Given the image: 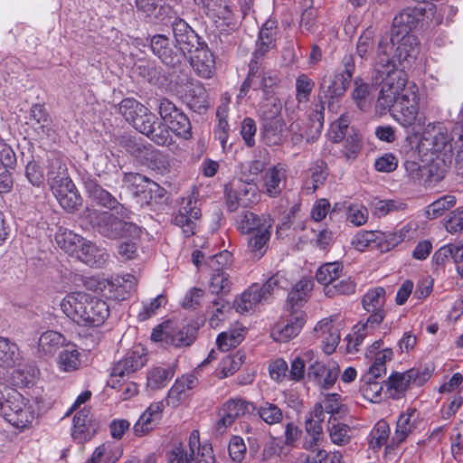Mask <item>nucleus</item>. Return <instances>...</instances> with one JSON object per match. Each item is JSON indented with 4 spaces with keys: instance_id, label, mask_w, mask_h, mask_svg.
<instances>
[{
    "instance_id": "nucleus-1",
    "label": "nucleus",
    "mask_w": 463,
    "mask_h": 463,
    "mask_svg": "<svg viewBox=\"0 0 463 463\" xmlns=\"http://www.w3.org/2000/svg\"><path fill=\"white\" fill-rule=\"evenodd\" d=\"M60 306L69 318L82 326H99L109 317L107 302L85 292L67 294Z\"/></svg>"
},
{
    "instance_id": "nucleus-2",
    "label": "nucleus",
    "mask_w": 463,
    "mask_h": 463,
    "mask_svg": "<svg viewBox=\"0 0 463 463\" xmlns=\"http://www.w3.org/2000/svg\"><path fill=\"white\" fill-rule=\"evenodd\" d=\"M84 217L95 232L109 240L138 239L141 235L139 226L132 222L125 221L110 212L87 209Z\"/></svg>"
},
{
    "instance_id": "nucleus-3",
    "label": "nucleus",
    "mask_w": 463,
    "mask_h": 463,
    "mask_svg": "<svg viewBox=\"0 0 463 463\" xmlns=\"http://www.w3.org/2000/svg\"><path fill=\"white\" fill-rule=\"evenodd\" d=\"M0 413L3 418L17 429L29 427L34 417V402L21 393L5 385H0Z\"/></svg>"
},
{
    "instance_id": "nucleus-4",
    "label": "nucleus",
    "mask_w": 463,
    "mask_h": 463,
    "mask_svg": "<svg viewBox=\"0 0 463 463\" xmlns=\"http://www.w3.org/2000/svg\"><path fill=\"white\" fill-rule=\"evenodd\" d=\"M168 463H214L213 449L209 444L201 445L200 433L194 430L188 445L177 442L166 453Z\"/></svg>"
},
{
    "instance_id": "nucleus-5",
    "label": "nucleus",
    "mask_w": 463,
    "mask_h": 463,
    "mask_svg": "<svg viewBox=\"0 0 463 463\" xmlns=\"http://www.w3.org/2000/svg\"><path fill=\"white\" fill-rule=\"evenodd\" d=\"M342 63V71L325 75L319 84L320 93L324 94L325 99H328L329 103L345 95L354 71V61L351 54L345 55Z\"/></svg>"
},
{
    "instance_id": "nucleus-6",
    "label": "nucleus",
    "mask_w": 463,
    "mask_h": 463,
    "mask_svg": "<svg viewBox=\"0 0 463 463\" xmlns=\"http://www.w3.org/2000/svg\"><path fill=\"white\" fill-rule=\"evenodd\" d=\"M227 208L235 212L239 207L250 208L256 205L261 198V192L253 178L240 180L230 186H225Z\"/></svg>"
},
{
    "instance_id": "nucleus-7",
    "label": "nucleus",
    "mask_w": 463,
    "mask_h": 463,
    "mask_svg": "<svg viewBox=\"0 0 463 463\" xmlns=\"http://www.w3.org/2000/svg\"><path fill=\"white\" fill-rule=\"evenodd\" d=\"M158 109L161 119L169 133L171 130L177 137L186 140L192 137V126L189 118L171 100L161 99Z\"/></svg>"
},
{
    "instance_id": "nucleus-8",
    "label": "nucleus",
    "mask_w": 463,
    "mask_h": 463,
    "mask_svg": "<svg viewBox=\"0 0 463 463\" xmlns=\"http://www.w3.org/2000/svg\"><path fill=\"white\" fill-rule=\"evenodd\" d=\"M392 118L404 128L413 126L420 110V96L414 90L407 89L391 107Z\"/></svg>"
},
{
    "instance_id": "nucleus-9",
    "label": "nucleus",
    "mask_w": 463,
    "mask_h": 463,
    "mask_svg": "<svg viewBox=\"0 0 463 463\" xmlns=\"http://www.w3.org/2000/svg\"><path fill=\"white\" fill-rule=\"evenodd\" d=\"M133 127L158 146H166L172 142V136L165 124L147 108L146 113L142 112L136 118Z\"/></svg>"
},
{
    "instance_id": "nucleus-10",
    "label": "nucleus",
    "mask_w": 463,
    "mask_h": 463,
    "mask_svg": "<svg viewBox=\"0 0 463 463\" xmlns=\"http://www.w3.org/2000/svg\"><path fill=\"white\" fill-rule=\"evenodd\" d=\"M146 361V354L143 348L138 347L128 352L126 355L111 368L108 385L113 389H118L119 378H125L138 371L145 365Z\"/></svg>"
},
{
    "instance_id": "nucleus-11",
    "label": "nucleus",
    "mask_w": 463,
    "mask_h": 463,
    "mask_svg": "<svg viewBox=\"0 0 463 463\" xmlns=\"http://www.w3.org/2000/svg\"><path fill=\"white\" fill-rule=\"evenodd\" d=\"M383 75L385 76L382 80L377 104L383 109H391L401 96V91L404 92L407 90V77L404 71L385 72Z\"/></svg>"
},
{
    "instance_id": "nucleus-12",
    "label": "nucleus",
    "mask_w": 463,
    "mask_h": 463,
    "mask_svg": "<svg viewBox=\"0 0 463 463\" xmlns=\"http://www.w3.org/2000/svg\"><path fill=\"white\" fill-rule=\"evenodd\" d=\"M120 145L141 165L153 167L164 161V154L151 144L138 142L130 137H124L120 140Z\"/></svg>"
},
{
    "instance_id": "nucleus-13",
    "label": "nucleus",
    "mask_w": 463,
    "mask_h": 463,
    "mask_svg": "<svg viewBox=\"0 0 463 463\" xmlns=\"http://www.w3.org/2000/svg\"><path fill=\"white\" fill-rule=\"evenodd\" d=\"M394 41V36L387 33L383 34L378 41L373 66L377 73L381 74V77H383L385 72L400 71L397 68L398 62Z\"/></svg>"
},
{
    "instance_id": "nucleus-14",
    "label": "nucleus",
    "mask_w": 463,
    "mask_h": 463,
    "mask_svg": "<svg viewBox=\"0 0 463 463\" xmlns=\"http://www.w3.org/2000/svg\"><path fill=\"white\" fill-rule=\"evenodd\" d=\"M202 216L197 200L194 196L183 198L176 213L174 214V223L180 227L186 237L196 232L197 222Z\"/></svg>"
},
{
    "instance_id": "nucleus-15",
    "label": "nucleus",
    "mask_w": 463,
    "mask_h": 463,
    "mask_svg": "<svg viewBox=\"0 0 463 463\" xmlns=\"http://www.w3.org/2000/svg\"><path fill=\"white\" fill-rule=\"evenodd\" d=\"M339 372V366L335 363L326 364L315 356L314 361L307 366V377L318 387L327 390L335 384Z\"/></svg>"
},
{
    "instance_id": "nucleus-16",
    "label": "nucleus",
    "mask_w": 463,
    "mask_h": 463,
    "mask_svg": "<svg viewBox=\"0 0 463 463\" xmlns=\"http://www.w3.org/2000/svg\"><path fill=\"white\" fill-rule=\"evenodd\" d=\"M306 323L302 311H292L290 316L281 318L271 330V336L277 342H288L297 336Z\"/></svg>"
},
{
    "instance_id": "nucleus-17",
    "label": "nucleus",
    "mask_w": 463,
    "mask_h": 463,
    "mask_svg": "<svg viewBox=\"0 0 463 463\" xmlns=\"http://www.w3.org/2000/svg\"><path fill=\"white\" fill-rule=\"evenodd\" d=\"M254 410L255 406L244 400L231 399L227 401L220 411V419L216 422V430L219 433H222L237 418L250 413V411Z\"/></svg>"
},
{
    "instance_id": "nucleus-18",
    "label": "nucleus",
    "mask_w": 463,
    "mask_h": 463,
    "mask_svg": "<svg viewBox=\"0 0 463 463\" xmlns=\"http://www.w3.org/2000/svg\"><path fill=\"white\" fill-rule=\"evenodd\" d=\"M288 170L282 164L269 167L262 175V192L270 198L279 197L285 189L288 179Z\"/></svg>"
},
{
    "instance_id": "nucleus-19",
    "label": "nucleus",
    "mask_w": 463,
    "mask_h": 463,
    "mask_svg": "<svg viewBox=\"0 0 463 463\" xmlns=\"http://www.w3.org/2000/svg\"><path fill=\"white\" fill-rule=\"evenodd\" d=\"M189 62L195 73L202 78L210 79L214 74V55L205 42L190 53Z\"/></svg>"
},
{
    "instance_id": "nucleus-20",
    "label": "nucleus",
    "mask_w": 463,
    "mask_h": 463,
    "mask_svg": "<svg viewBox=\"0 0 463 463\" xmlns=\"http://www.w3.org/2000/svg\"><path fill=\"white\" fill-rule=\"evenodd\" d=\"M423 14V8L408 7L402 9L394 16L390 34L394 38L400 35L411 34V32L417 26Z\"/></svg>"
},
{
    "instance_id": "nucleus-21",
    "label": "nucleus",
    "mask_w": 463,
    "mask_h": 463,
    "mask_svg": "<svg viewBox=\"0 0 463 463\" xmlns=\"http://www.w3.org/2000/svg\"><path fill=\"white\" fill-rule=\"evenodd\" d=\"M196 328L193 325H185L176 327L172 331L155 329L152 337L156 341L165 340L176 347L188 346L195 339Z\"/></svg>"
},
{
    "instance_id": "nucleus-22",
    "label": "nucleus",
    "mask_w": 463,
    "mask_h": 463,
    "mask_svg": "<svg viewBox=\"0 0 463 463\" xmlns=\"http://www.w3.org/2000/svg\"><path fill=\"white\" fill-rule=\"evenodd\" d=\"M421 423L420 412L416 408H407L397 420L395 432L392 438V442L399 445L406 439Z\"/></svg>"
},
{
    "instance_id": "nucleus-23",
    "label": "nucleus",
    "mask_w": 463,
    "mask_h": 463,
    "mask_svg": "<svg viewBox=\"0 0 463 463\" xmlns=\"http://www.w3.org/2000/svg\"><path fill=\"white\" fill-rule=\"evenodd\" d=\"M165 409L164 401L151 403L140 415L133 426V432L137 437H142L149 433L161 420Z\"/></svg>"
},
{
    "instance_id": "nucleus-24",
    "label": "nucleus",
    "mask_w": 463,
    "mask_h": 463,
    "mask_svg": "<svg viewBox=\"0 0 463 463\" xmlns=\"http://www.w3.org/2000/svg\"><path fill=\"white\" fill-rule=\"evenodd\" d=\"M395 50L397 62L405 68V64H411L419 54L420 42L416 35L407 34L395 37Z\"/></svg>"
},
{
    "instance_id": "nucleus-25",
    "label": "nucleus",
    "mask_w": 463,
    "mask_h": 463,
    "mask_svg": "<svg viewBox=\"0 0 463 463\" xmlns=\"http://www.w3.org/2000/svg\"><path fill=\"white\" fill-rule=\"evenodd\" d=\"M46 175L51 189L55 185L63 184L71 181L69 176L67 164L64 158L56 153H52L46 161Z\"/></svg>"
},
{
    "instance_id": "nucleus-26",
    "label": "nucleus",
    "mask_w": 463,
    "mask_h": 463,
    "mask_svg": "<svg viewBox=\"0 0 463 463\" xmlns=\"http://www.w3.org/2000/svg\"><path fill=\"white\" fill-rule=\"evenodd\" d=\"M52 191L60 205L67 212L72 213L81 205V196L72 180L63 184L55 185Z\"/></svg>"
},
{
    "instance_id": "nucleus-27",
    "label": "nucleus",
    "mask_w": 463,
    "mask_h": 463,
    "mask_svg": "<svg viewBox=\"0 0 463 463\" xmlns=\"http://www.w3.org/2000/svg\"><path fill=\"white\" fill-rule=\"evenodd\" d=\"M74 257L90 267L101 268L106 264L109 254L90 241L84 239Z\"/></svg>"
},
{
    "instance_id": "nucleus-28",
    "label": "nucleus",
    "mask_w": 463,
    "mask_h": 463,
    "mask_svg": "<svg viewBox=\"0 0 463 463\" xmlns=\"http://www.w3.org/2000/svg\"><path fill=\"white\" fill-rule=\"evenodd\" d=\"M137 283V278L132 274H125L112 279H108L104 283L103 289L108 290L109 298L115 299H125L130 291L136 288Z\"/></svg>"
},
{
    "instance_id": "nucleus-29",
    "label": "nucleus",
    "mask_w": 463,
    "mask_h": 463,
    "mask_svg": "<svg viewBox=\"0 0 463 463\" xmlns=\"http://www.w3.org/2000/svg\"><path fill=\"white\" fill-rule=\"evenodd\" d=\"M84 187L89 197L99 206L113 210L119 204L117 198L99 185L94 179L86 178L84 180Z\"/></svg>"
},
{
    "instance_id": "nucleus-30",
    "label": "nucleus",
    "mask_w": 463,
    "mask_h": 463,
    "mask_svg": "<svg viewBox=\"0 0 463 463\" xmlns=\"http://www.w3.org/2000/svg\"><path fill=\"white\" fill-rule=\"evenodd\" d=\"M237 230L242 234H252L261 229L271 228L268 221L250 211H243L235 219Z\"/></svg>"
},
{
    "instance_id": "nucleus-31",
    "label": "nucleus",
    "mask_w": 463,
    "mask_h": 463,
    "mask_svg": "<svg viewBox=\"0 0 463 463\" xmlns=\"http://www.w3.org/2000/svg\"><path fill=\"white\" fill-rule=\"evenodd\" d=\"M316 333L321 338L323 350L326 354H332L340 341L339 330L331 320L324 319L317 323L315 327Z\"/></svg>"
},
{
    "instance_id": "nucleus-32",
    "label": "nucleus",
    "mask_w": 463,
    "mask_h": 463,
    "mask_svg": "<svg viewBox=\"0 0 463 463\" xmlns=\"http://www.w3.org/2000/svg\"><path fill=\"white\" fill-rule=\"evenodd\" d=\"M199 383L197 377L194 374H185L175 380V383L168 392L166 403L172 406H177L184 399L186 392L194 389Z\"/></svg>"
},
{
    "instance_id": "nucleus-33",
    "label": "nucleus",
    "mask_w": 463,
    "mask_h": 463,
    "mask_svg": "<svg viewBox=\"0 0 463 463\" xmlns=\"http://www.w3.org/2000/svg\"><path fill=\"white\" fill-rule=\"evenodd\" d=\"M285 122L283 118L262 119L261 135L268 146H275L284 139Z\"/></svg>"
},
{
    "instance_id": "nucleus-34",
    "label": "nucleus",
    "mask_w": 463,
    "mask_h": 463,
    "mask_svg": "<svg viewBox=\"0 0 463 463\" xmlns=\"http://www.w3.org/2000/svg\"><path fill=\"white\" fill-rule=\"evenodd\" d=\"M94 430L90 427L89 410L82 409L73 417L71 436L78 443H83L91 439Z\"/></svg>"
},
{
    "instance_id": "nucleus-35",
    "label": "nucleus",
    "mask_w": 463,
    "mask_h": 463,
    "mask_svg": "<svg viewBox=\"0 0 463 463\" xmlns=\"http://www.w3.org/2000/svg\"><path fill=\"white\" fill-rule=\"evenodd\" d=\"M65 337L52 330L43 332L38 340V353L43 356H52L57 353L61 347L66 345Z\"/></svg>"
},
{
    "instance_id": "nucleus-36",
    "label": "nucleus",
    "mask_w": 463,
    "mask_h": 463,
    "mask_svg": "<svg viewBox=\"0 0 463 463\" xmlns=\"http://www.w3.org/2000/svg\"><path fill=\"white\" fill-rule=\"evenodd\" d=\"M150 48L153 53L168 66H175L179 61V57L173 53L169 38L165 35H154L150 40Z\"/></svg>"
},
{
    "instance_id": "nucleus-37",
    "label": "nucleus",
    "mask_w": 463,
    "mask_h": 463,
    "mask_svg": "<svg viewBox=\"0 0 463 463\" xmlns=\"http://www.w3.org/2000/svg\"><path fill=\"white\" fill-rule=\"evenodd\" d=\"M248 76L253 85V90H263L264 93L267 92V89L271 88L276 84V79L265 71L260 66V63L257 60H251L249 64Z\"/></svg>"
},
{
    "instance_id": "nucleus-38",
    "label": "nucleus",
    "mask_w": 463,
    "mask_h": 463,
    "mask_svg": "<svg viewBox=\"0 0 463 463\" xmlns=\"http://www.w3.org/2000/svg\"><path fill=\"white\" fill-rule=\"evenodd\" d=\"M19 347L6 337L0 336V367L9 369L20 364Z\"/></svg>"
},
{
    "instance_id": "nucleus-39",
    "label": "nucleus",
    "mask_w": 463,
    "mask_h": 463,
    "mask_svg": "<svg viewBox=\"0 0 463 463\" xmlns=\"http://www.w3.org/2000/svg\"><path fill=\"white\" fill-rule=\"evenodd\" d=\"M185 99L187 105L194 112L201 114L205 111L208 105L207 91L202 82L195 81L191 83L185 94Z\"/></svg>"
},
{
    "instance_id": "nucleus-40",
    "label": "nucleus",
    "mask_w": 463,
    "mask_h": 463,
    "mask_svg": "<svg viewBox=\"0 0 463 463\" xmlns=\"http://www.w3.org/2000/svg\"><path fill=\"white\" fill-rule=\"evenodd\" d=\"M230 307L222 298H216L206 306L208 324L212 328H217L227 318Z\"/></svg>"
},
{
    "instance_id": "nucleus-41",
    "label": "nucleus",
    "mask_w": 463,
    "mask_h": 463,
    "mask_svg": "<svg viewBox=\"0 0 463 463\" xmlns=\"http://www.w3.org/2000/svg\"><path fill=\"white\" fill-rule=\"evenodd\" d=\"M259 284L251 285L240 298L234 300V307L238 313L244 314L257 304L265 301L260 293Z\"/></svg>"
},
{
    "instance_id": "nucleus-42",
    "label": "nucleus",
    "mask_w": 463,
    "mask_h": 463,
    "mask_svg": "<svg viewBox=\"0 0 463 463\" xmlns=\"http://www.w3.org/2000/svg\"><path fill=\"white\" fill-rule=\"evenodd\" d=\"M250 235L248 239V250L253 259L260 260L269 248L270 228H262L261 231Z\"/></svg>"
},
{
    "instance_id": "nucleus-43",
    "label": "nucleus",
    "mask_w": 463,
    "mask_h": 463,
    "mask_svg": "<svg viewBox=\"0 0 463 463\" xmlns=\"http://www.w3.org/2000/svg\"><path fill=\"white\" fill-rule=\"evenodd\" d=\"M83 237L67 229H59L55 234V241L58 246L68 254L74 257L80 249Z\"/></svg>"
},
{
    "instance_id": "nucleus-44",
    "label": "nucleus",
    "mask_w": 463,
    "mask_h": 463,
    "mask_svg": "<svg viewBox=\"0 0 463 463\" xmlns=\"http://www.w3.org/2000/svg\"><path fill=\"white\" fill-rule=\"evenodd\" d=\"M343 275V265L340 262H327L321 265L316 273V278L318 283L326 288L333 285Z\"/></svg>"
},
{
    "instance_id": "nucleus-45",
    "label": "nucleus",
    "mask_w": 463,
    "mask_h": 463,
    "mask_svg": "<svg viewBox=\"0 0 463 463\" xmlns=\"http://www.w3.org/2000/svg\"><path fill=\"white\" fill-rule=\"evenodd\" d=\"M233 282L227 272H212L208 283V289L217 298L228 295L232 290Z\"/></svg>"
},
{
    "instance_id": "nucleus-46",
    "label": "nucleus",
    "mask_w": 463,
    "mask_h": 463,
    "mask_svg": "<svg viewBox=\"0 0 463 463\" xmlns=\"http://www.w3.org/2000/svg\"><path fill=\"white\" fill-rule=\"evenodd\" d=\"M59 364L61 370L72 372L80 366V354L74 344L67 343L59 356Z\"/></svg>"
},
{
    "instance_id": "nucleus-47",
    "label": "nucleus",
    "mask_w": 463,
    "mask_h": 463,
    "mask_svg": "<svg viewBox=\"0 0 463 463\" xmlns=\"http://www.w3.org/2000/svg\"><path fill=\"white\" fill-rule=\"evenodd\" d=\"M387 393L390 398L399 400L404 396L411 386L405 373L395 372L392 373L387 381Z\"/></svg>"
},
{
    "instance_id": "nucleus-48",
    "label": "nucleus",
    "mask_w": 463,
    "mask_h": 463,
    "mask_svg": "<svg viewBox=\"0 0 463 463\" xmlns=\"http://www.w3.org/2000/svg\"><path fill=\"white\" fill-rule=\"evenodd\" d=\"M282 105L279 99L271 91L265 92V96L260 104V113L262 119L282 118Z\"/></svg>"
},
{
    "instance_id": "nucleus-49",
    "label": "nucleus",
    "mask_w": 463,
    "mask_h": 463,
    "mask_svg": "<svg viewBox=\"0 0 463 463\" xmlns=\"http://www.w3.org/2000/svg\"><path fill=\"white\" fill-rule=\"evenodd\" d=\"M24 175L28 183L34 187L36 191H43L45 174L44 167L39 161L35 159L28 161L25 165Z\"/></svg>"
},
{
    "instance_id": "nucleus-50",
    "label": "nucleus",
    "mask_w": 463,
    "mask_h": 463,
    "mask_svg": "<svg viewBox=\"0 0 463 463\" xmlns=\"http://www.w3.org/2000/svg\"><path fill=\"white\" fill-rule=\"evenodd\" d=\"M390 426L384 420H378L368 436L369 447L373 449H379L384 446L390 437Z\"/></svg>"
},
{
    "instance_id": "nucleus-51",
    "label": "nucleus",
    "mask_w": 463,
    "mask_h": 463,
    "mask_svg": "<svg viewBox=\"0 0 463 463\" xmlns=\"http://www.w3.org/2000/svg\"><path fill=\"white\" fill-rule=\"evenodd\" d=\"M3 153L5 154V158L2 160L0 166V194H6L13 188V177L7 167L12 166L14 154L10 147L3 148Z\"/></svg>"
},
{
    "instance_id": "nucleus-52",
    "label": "nucleus",
    "mask_w": 463,
    "mask_h": 463,
    "mask_svg": "<svg viewBox=\"0 0 463 463\" xmlns=\"http://www.w3.org/2000/svg\"><path fill=\"white\" fill-rule=\"evenodd\" d=\"M170 368L154 367L147 372L146 385L152 390L164 388L174 377Z\"/></svg>"
},
{
    "instance_id": "nucleus-53",
    "label": "nucleus",
    "mask_w": 463,
    "mask_h": 463,
    "mask_svg": "<svg viewBox=\"0 0 463 463\" xmlns=\"http://www.w3.org/2000/svg\"><path fill=\"white\" fill-rule=\"evenodd\" d=\"M146 107L137 99L127 98L122 99L118 104V112L133 126L136 118H137L142 112L146 113Z\"/></svg>"
},
{
    "instance_id": "nucleus-54",
    "label": "nucleus",
    "mask_w": 463,
    "mask_h": 463,
    "mask_svg": "<svg viewBox=\"0 0 463 463\" xmlns=\"http://www.w3.org/2000/svg\"><path fill=\"white\" fill-rule=\"evenodd\" d=\"M259 417L267 424L274 425L280 423L283 420L282 410L276 404L263 402L255 410Z\"/></svg>"
},
{
    "instance_id": "nucleus-55",
    "label": "nucleus",
    "mask_w": 463,
    "mask_h": 463,
    "mask_svg": "<svg viewBox=\"0 0 463 463\" xmlns=\"http://www.w3.org/2000/svg\"><path fill=\"white\" fill-rule=\"evenodd\" d=\"M312 129V123L307 119V122L303 120L297 119L293 121L289 126V133L291 135V141L294 144H298L301 142L304 138L309 143L313 142L318 138L320 135H316L315 137L310 136V131Z\"/></svg>"
},
{
    "instance_id": "nucleus-56",
    "label": "nucleus",
    "mask_w": 463,
    "mask_h": 463,
    "mask_svg": "<svg viewBox=\"0 0 463 463\" xmlns=\"http://www.w3.org/2000/svg\"><path fill=\"white\" fill-rule=\"evenodd\" d=\"M404 234L402 232H383L376 231V250L387 252L403 241Z\"/></svg>"
},
{
    "instance_id": "nucleus-57",
    "label": "nucleus",
    "mask_w": 463,
    "mask_h": 463,
    "mask_svg": "<svg viewBox=\"0 0 463 463\" xmlns=\"http://www.w3.org/2000/svg\"><path fill=\"white\" fill-rule=\"evenodd\" d=\"M318 102L315 105V109L308 116V121L312 123L310 136L315 137L320 135L324 127V111L326 99L323 93L318 91Z\"/></svg>"
},
{
    "instance_id": "nucleus-58",
    "label": "nucleus",
    "mask_w": 463,
    "mask_h": 463,
    "mask_svg": "<svg viewBox=\"0 0 463 463\" xmlns=\"http://www.w3.org/2000/svg\"><path fill=\"white\" fill-rule=\"evenodd\" d=\"M151 179L138 173H124L122 182L127 189L137 198L148 185Z\"/></svg>"
},
{
    "instance_id": "nucleus-59",
    "label": "nucleus",
    "mask_w": 463,
    "mask_h": 463,
    "mask_svg": "<svg viewBox=\"0 0 463 463\" xmlns=\"http://www.w3.org/2000/svg\"><path fill=\"white\" fill-rule=\"evenodd\" d=\"M327 431L330 440L338 446H345L351 440V429L345 423H331L329 420Z\"/></svg>"
},
{
    "instance_id": "nucleus-60",
    "label": "nucleus",
    "mask_w": 463,
    "mask_h": 463,
    "mask_svg": "<svg viewBox=\"0 0 463 463\" xmlns=\"http://www.w3.org/2000/svg\"><path fill=\"white\" fill-rule=\"evenodd\" d=\"M355 287L356 284L353 279L342 275V278L333 285L324 288V293L328 298H334L337 295H350L354 293Z\"/></svg>"
},
{
    "instance_id": "nucleus-61",
    "label": "nucleus",
    "mask_w": 463,
    "mask_h": 463,
    "mask_svg": "<svg viewBox=\"0 0 463 463\" xmlns=\"http://www.w3.org/2000/svg\"><path fill=\"white\" fill-rule=\"evenodd\" d=\"M363 307L366 311L383 310L385 303V290L383 288H375L369 290L363 298Z\"/></svg>"
},
{
    "instance_id": "nucleus-62",
    "label": "nucleus",
    "mask_w": 463,
    "mask_h": 463,
    "mask_svg": "<svg viewBox=\"0 0 463 463\" xmlns=\"http://www.w3.org/2000/svg\"><path fill=\"white\" fill-rule=\"evenodd\" d=\"M316 354L312 350L304 351L301 356L296 357L290 367V376L293 380L299 381L305 375L306 364L309 365L315 359Z\"/></svg>"
},
{
    "instance_id": "nucleus-63",
    "label": "nucleus",
    "mask_w": 463,
    "mask_h": 463,
    "mask_svg": "<svg viewBox=\"0 0 463 463\" xmlns=\"http://www.w3.org/2000/svg\"><path fill=\"white\" fill-rule=\"evenodd\" d=\"M456 197L451 194L444 195L428 205L426 214L430 219H436L456 204Z\"/></svg>"
},
{
    "instance_id": "nucleus-64",
    "label": "nucleus",
    "mask_w": 463,
    "mask_h": 463,
    "mask_svg": "<svg viewBox=\"0 0 463 463\" xmlns=\"http://www.w3.org/2000/svg\"><path fill=\"white\" fill-rule=\"evenodd\" d=\"M371 331L366 326L359 323L353 328V333L349 334L345 340L347 341L346 348L349 353H354L359 350V346L363 344L365 337L371 335Z\"/></svg>"
}]
</instances>
